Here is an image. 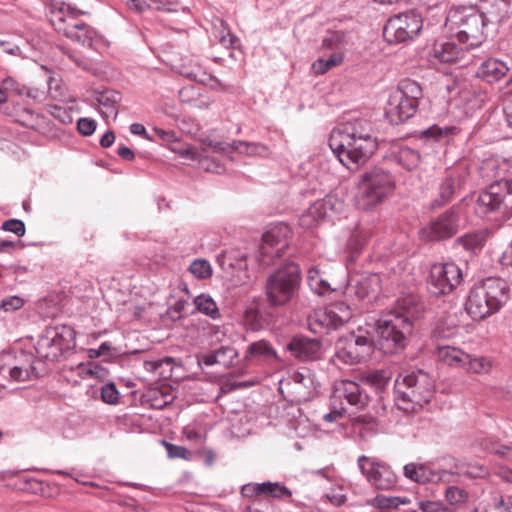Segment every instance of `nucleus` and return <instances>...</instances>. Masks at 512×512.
I'll list each match as a JSON object with an SVG mask.
<instances>
[{
	"mask_svg": "<svg viewBox=\"0 0 512 512\" xmlns=\"http://www.w3.org/2000/svg\"><path fill=\"white\" fill-rule=\"evenodd\" d=\"M328 144L334 155L347 168H351V165H363L378 148L370 124L360 119L333 128Z\"/></svg>",
	"mask_w": 512,
	"mask_h": 512,
	"instance_id": "nucleus-1",
	"label": "nucleus"
},
{
	"mask_svg": "<svg viewBox=\"0 0 512 512\" xmlns=\"http://www.w3.org/2000/svg\"><path fill=\"white\" fill-rule=\"evenodd\" d=\"M411 500L408 497H387L386 510L397 509L400 505H408Z\"/></svg>",
	"mask_w": 512,
	"mask_h": 512,
	"instance_id": "nucleus-62",
	"label": "nucleus"
},
{
	"mask_svg": "<svg viewBox=\"0 0 512 512\" xmlns=\"http://www.w3.org/2000/svg\"><path fill=\"white\" fill-rule=\"evenodd\" d=\"M75 345V331L67 325L50 327L39 337L35 346L39 358L58 361L63 353Z\"/></svg>",
	"mask_w": 512,
	"mask_h": 512,
	"instance_id": "nucleus-11",
	"label": "nucleus"
},
{
	"mask_svg": "<svg viewBox=\"0 0 512 512\" xmlns=\"http://www.w3.org/2000/svg\"><path fill=\"white\" fill-rule=\"evenodd\" d=\"M260 299L253 298L244 311V322L253 331L261 330L265 325V318L259 308Z\"/></svg>",
	"mask_w": 512,
	"mask_h": 512,
	"instance_id": "nucleus-32",
	"label": "nucleus"
},
{
	"mask_svg": "<svg viewBox=\"0 0 512 512\" xmlns=\"http://www.w3.org/2000/svg\"><path fill=\"white\" fill-rule=\"evenodd\" d=\"M375 278V276L364 278L361 281H358L355 287H351V290L354 291L355 296L361 300L369 297L372 293L370 285Z\"/></svg>",
	"mask_w": 512,
	"mask_h": 512,
	"instance_id": "nucleus-49",
	"label": "nucleus"
},
{
	"mask_svg": "<svg viewBox=\"0 0 512 512\" xmlns=\"http://www.w3.org/2000/svg\"><path fill=\"white\" fill-rule=\"evenodd\" d=\"M463 215L460 205L452 206L422 226L419 238L425 242H436L453 237L462 226Z\"/></svg>",
	"mask_w": 512,
	"mask_h": 512,
	"instance_id": "nucleus-12",
	"label": "nucleus"
},
{
	"mask_svg": "<svg viewBox=\"0 0 512 512\" xmlns=\"http://www.w3.org/2000/svg\"><path fill=\"white\" fill-rule=\"evenodd\" d=\"M423 27L422 18L410 11L390 17L386 21V32H392L393 37L386 39L389 43H402L413 40Z\"/></svg>",
	"mask_w": 512,
	"mask_h": 512,
	"instance_id": "nucleus-18",
	"label": "nucleus"
},
{
	"mask_svg": "<svg viewBox=\"0 0 512 512\" xmlns=\"http://www.w3.org/2000/svg\"><path fill=\"white\" fill-rule=\"evenodd\" d=\"M490 452L502 459L505 457H508L509 455H512V446H507L500 443H494L492 444L490 448Z\"/></svg>",
	"mask_w": 512,
	"mask_h": 512,
	"instance_id": "nucleus-60",
	"label": "nucleus"
},
{
	"mask_svg": "<svg viewBox=\"0 0 512 512\" xmlns=\"http://www.w3.org/2000/svg\"><path fill=\"white\" fill-rule=\"evenodd\" d=\"M121 95L117 91L106 90L101 92L97 97L98 110L105 119H116L118 115V104Z\"/></svg>",
	"mask_w": 512,
	"mask_h": 512,
	"instance_id": "nucleus-26",
	"label": "nucleus"
},
{
	"mask_svg": "<svg viewBox=\"0 0 512 512\" xmlns=\"http://www.w3.org/2000/svg\"><path fill=\"white\" fill-rule=\"evenodd\" d=\"M435 354L439 361L451 367L463 368L468 362V354L454 346H438Z\"/></svg>",
	"mask_w": 512,
	"mask_h": 512,
	"instance_id": "nucleus-27",
	"label": "nucleus"
},
{
	"mask_svg": "<svg viewBox=\"0 0 512 512\" xmlns=\"http://www.w3.org/2000/svg\"><path fill=\"white\" fill-rule=\"evenodd\" d=\"M470 48L467 45L459 46L453 41L436 42L431 51V57L434 61L444 64L460 63L465 66Z\"/></svg>",
	"mask_w": 512,
	"mask_h": 512,
	"instance_id": "nucleus-20",
	"label": "nucleus"
},
{
	"mask_svg": "<svg viewBox=\"0 0 512 512\" xmlns=\"http://www.w3.org/2000/svg\"><path fill=\"white\" fill-rule=\"evenodd\" d=\"M386 311V355L401 354L413 333L414 321L421 317L425 306L412 293L402 294Z\"/></svg>",
	"mask_w": 512,
	"mask_h": 512,
	"instance_id": "nucleus-2",
	"label": "nucleus"
},
{
	"mask_svg": "<svg viewBox=\"0 0 512 512\" xmlns=\"http://www.w3.org/2000/svg\"><path fill=\"white\" fill-rule=\"evenodd\" d=\"M217 363L224 367H230L234 359L238 357V351L232 346H222L215 350Z\"/></svg>",
	"mask_w": 512,
	"mask_h": 512,
	"instance_id": "nucleus-45",
	"label": "nucleus"
},
{
	"mask_svg": "<svg viewBox=\"0 0 512 512\" xmlns=\"http://www.w3.org/2000/svg\"><path fill=\"white\" fill-rule=\"evenodd\" d=\"M445 497L447 502L455 507H463L469 500L468 492L457 486L447 487Z\"/></svg>",
	"mask_w": 512,
	"mask_h": 512,
	"instance_id": "nucleus-40",
	"label": "nucleus"
},
{
	"mask_svg": "<svg viewBox=\"0 0 512 512\" xmlns=\"http://www.w3.org/2000/svg\"><path fill=\"white\" fill-rule=\"evenodd\" d=\"M262 492L265 496L277 499L290 498L292 492L283 484L278 482H263Z\"/></svg>",
	"mask_w": 512,
	"mask_h": 512,
	"instance_id": "nucleus-41",
	"label": "nucleus"
},
{
	"mask_svg": "<svg viewBox=\"0 0 512 512\" xmlns=\"http://www.w3.org/2000/svg\"><path fill=\"white\" fill-rule=\"evenodd\" d=\"M291 354L302 360H316L321 352V342L318 339H310L306 337H294L288 345Z\"/></svg>",
	"mask_w": 512,
	"mask_h": 512,
	"instance_id": "nucleus-22",
	"label": "nucleus"
},
{
	"mask_svg": "<svg viewBox=\"0 0 512 512\" xmlns=\"http://www.w3.org/2000/svg\"><path fill=\"white\" fill-rule=\"evenodd\" d=\"M36 359L24 350H8L0 353V375L11 381L25 382L37 378Z\"/></svg>",
	"mask_w": 512,
	"mask_h": 512,
	"instance_id": "nucleus-13",
	"label": "nucleus"
},
{
	"mask_svg": "<svg viewBox=\"0 0 512 512\" xmlns=\"http://www.w3.org/2000/svg\"><path fill=\"white\" fill-rule=\"evenodd\" d=\"M449 131H450L449 128H441L439 126H432L422 132V137L439 140L442 137L448 135Z\"/></svg>",
	"mask_w": 512,
	"mask_h": 512,
	"instance_id": "nucleus-58",
	"label": "nucleus"
},
{
	"mask_svg": "<svg viewBox=\"0 0 512 512\" xmlns=\"http://www.w3.org/2000/svg\"><path fill=\"white\" fill-rule=\"evenodd\" d=\"M360 334H349L339 338L336 343L335 358L347 365H355L366 360L375 347L382 346L384 322L381 319L367 323Z\"/></svg>",
	"mask_w": 512,
	"mask_h": 512,
	"instance_id": "nucleus-3",
	"label": "nucleus"
},
{
	"mask_svg": "<svg viewBox=\"0 0 512 512\" xmlns=\"http://www.w3.org/2000/svg\"><path fill=\"white\" fill-rule=\"evenodd\" d=\"M344 60V54L341 51L333 52L327 59L319 58L312 64L313 71L322 75L330 69L337 67L342 64Z\"/></svg>",
	"mask_w": 512,
	"mask_h": 512,
	"instance_id": "nucleus-36",
	"label": "nucleus"
},
{
	"mask_svg": "<svg viewBox=\"0 0 512 512\" xmlns=\"http://www.w3.org/2000/svg\"><path fill=\"white\" fill-rule=\"evenodd\" d=\"M475 212L485 217L495 213L503 218L512 216V179L500 180L480 192L475 203Z\"/></svg>",
	"mask_w": 512,
	"mask_h": 512,
	"instance_id": "nucleus-10",
	"label": "nucleus"
},
{
	"mask_svg": "<svg viewBox=\"0 0 512 512\" xmlns=\"http://www.w3.org/2000/svg\"><path fill=\"white\" fill-rule=\"evenodd\" d=\"M505 166L504 162H501L499 159L491 158L487 159L483 162L481 166V173L484 177L489 179L501 176L502 167Z\"/></svg>",
	"mask_w": 512,
	"mask_h": 512,
	"instance_id": "nucleus-43",
	"label": "nucleus"
},
{
	"mask_svg": "<svg viewBox=\"0 0 512 512\" xmlns=\"http://www.w3.org/2000/svg\"><path fill=\"white\" fill-rule=\"evenodd\" d=\"M189 271L199 279H207L212 275V267L205 259H196L190 266Z\"/></svg>",
	"mask_w": 512,
	"mask_h": 512,
	"instance_id": "nucleus-44",
	"label": "nucleus"
},
{
	"mask_svg": "<svg viewBox=\"0 0 512 512\" xmlns=\"http://www.w3.org/2000/svg\"><path fill=\"white\" fill-rule=\"evenodd\" d=\"M433 378L422 370L399 375L395 380V404L404 412H413L428 404L434 396Z\"/></svg>",
	"mask_w": 512,
	"mask_h": 512,
	"instance_id": "nucleus-5",
	"label": "nucleus"
},
{
	"mask_svg": "<svg viewBox=\"0 0 512 512\" xmlns=\"http://www.w3.org/2000/svg\"><path fill=\"white\" fill-rule=\"evenodd\" d=\"M480 13L487 24H501L510 17V0H485V6H483V11Z\"/></svg>",
	"mask_w": 512,
	"mask_h": 512,
	"instance_id": "nucleus-23",
	"label": "nucleus"
},
{
	"mask_svg": "<svg viewBox=\"0 0 512 512\" xmlns=\"http://www.w3.org/2000/svg\"><path fill=\"white\" fill-rule=\"evenodd\" d=\"M358 466L361 472L366 476L369 483L377 488L382 487L381 464L376 463L372 459L363 455L358 458Z\"/></svg>",
	"mask_w": 512,
	"mask_h": 512,
	"instance_id": "nucleus-29",
	"label": "nucleus"
},
{
	"mask_svg": "<svg viewBox=\"0 0 512 512\" xmlns=\"http://www.w3.org/2000/svg\"><path fill=\"white\" fill-rule=\"evenodd\" d=\"M361 380L379 394L384 391V370H372L362 374ZM382 398V395H380Z\"/></svg>",
	"mask_w": 512,
	"mask_h": 512,
	"instance_id": "nucleus-39",
	"label": "nucleus"
},
{
	"mask_svg": "<svg viewBox=\"0 0 512 512\" xmlns=\"http://www.w3.org/2000/svg\"><path fill=\"white\" fill-rule=\"evenodd\" d=\"M492 368L491 361L486 357H472L468 354V362H465V369L467 372L475 374H486Z\"/></svg>",
	"mask_w": 512,
	"mask_h": 512,
	"instance_id": "nucleus-38",
	"label": "nucleus"
},
{
	"mask_svg": "<svg viewBox=\"0 0 512 512\" xmlns=\"http://www.w3.org/2000/svg\"><path fill=\"white\" fill-rule=\"evenodd\" d=\"M301 269L293 261L282 263L268 275L264 285L266 300L271 307H282L288 304L301 285Z\"/></svg>",
	"mask_w": 512,
	"mask_h": 512,
	"instance_id": "nucleus-7",
	"label": "nucleus"
},
{
	"mask_svg": "<svg viewBox=\"0 0 512 512\" xmlns=\"http://www.w3.org/2000/svg\"><path fill=\"white\" fill-rule=\"evenodd\" d=\"M453 474L463 475L469 478H484L489 475V469L478 463L457 461L454 462V465L448 470V476Z\"/></svg>",
	"mask_w": 512,
	"mask_h": 512,
	"instance_id": "nucleus-28",
	"label": "nucleus"
},
{
	"mask_svg": "<svg viewBox=\"0 0 512 512\" xmlns=\"http://www.w3.org/2000/svg\"><path fill=\"white\" fill-rule=\"evenodd\" d=\"M173 359L170 357H164L160 359L145 360L143 362L144 369L151 372L158 377L166 378L170 376Z\"/></svg>",
	"mask_w": 512,
	"mask_h": 512,
	"instance_id": "nucleus-34",
	"label": "nucleus"
},
{
	"mask_svg": "<svg viewBox=\"0 0 512 512\" xmlns=\"http://www.w3.org/2000/svg\"><path fill=\"white\" fill-rule=\"evenodd\" d=\"M503 111L508 125L512 127V92L508 93L504 99Z\"/></svg>",
	"mask_w": 512,
	"mask_h": 512,
	"instance_id": "nucleus-63",
	"label": "nucleus"
},
{
	"mask_svg": "<svg viewBox=\"0 0 512 512\" xmlns=\"http://www.w3.org/2000/svg\"><path fill=\"white\" fill-rule=\"evenodd\" d=\"M183 435L187 440L195 443H203L206 439L205 433L202 432L201 428L197 424H188L183 428Z\"/></svg>",
	"mask_w": 512,
	"mask_h": 512,
	"instance_id": "nucleus-48",
	"label": "nucleus"
},
{
	"mask_svg": "<svg viewBox=\"0 0 512 512\" xmlns=\"http://www.w3.org/2000/svg\"><path fill=\"white\" fill-rule=\"evenodd\" d=\"M465 182V171H454L451 174H449L440 184L439 196L441 202L438 203V206L450 202L454 198V195L464 187Z\"/></svg>",
	"mask_w": 512,
	"mask_h": 512,
	"instance_id": "nucleus-24",
	"label": "nucleus"
},
{
	"mask_svg": "<svg viewBox=\"0 0 512 512\" xmlns=\"http://www.w3.org/2000/svg\"><path fill=\"white\" fill-rule=\"evenodd\" d=\"M461 268L454 262L435 263L427 278V288L434 296L452 293L462 282Z\"/></svg>",
	"mask_w": 512,
	"mask_h": 512,
	"instance_id": "nucleus-16",
	"label": "nucleus"
},
{
	"mask_svg": "<svg viewBox=\"0 0 512 512\" xmlns=\"http://www.w3.org/2000/svg\"><path fill=\"white\" fill-rule=\"evenodd\" d=\"M169 458L189 459L190 452L183 446L174 445L163 441Z\"/></svg>",
	"mask_w": 512,
	"mask_h": 512,
	"instance_id": "nucleus-52",
	"label": "nucleus"
},
{
	"mask_svg": "<svg viewBox=\"0 0 512 512\" xmlns=\"http://www.w3.org/2000/svg\"><path fill=\"white\" fill-rule=\"evenodd\" d=\"M344 208V202L335 195H327L325 198L315 201L299 218V225L310 229L318 225L322 220L340 213Z\"/></svg>",
	"mask_w": 512,
	"mask_h": 512,
	"instance_id": "nucleus-19",
	"label": "nucleus"
},
{
	"mask_svg": "<svg viewBox=\"0 0 512 512\" xmlns=\"http://www.w3.org/2000/svg\"><path fill=\"white\" fill-rule=\"evenodd\" d=\"M307 283L311 291L317 295H324L332 291L330 283L323 277L317 266L307 270Z\"/></svg>",
	"mask_w": 512,
	"mask_h": 512,
	"instance_id": "nucleus-33",
	"label": "nucleus"
},
{
	"mask_svg": "<svg viewBox=\"0 0 512 512\" xmlns=\"http://www.w3.org/2000/svg\"><path fill=\"white\" fill-rule=\"evenodd\" d=\"M24 304V301L18 296H10L1 301V307L5 311H13L20 309Z\"/></svg>",
	"mask_w": 512,
	"mask_h": 512,
	"instance_id": "nucleus-59",
	"label": "nucleus"
},
{
	"mask_svg": "<svg viewBox=\"0 0 512 512\" xmlns=\"http://www.w3.org/2000/svg\"><path fill=\"white\" fill-rule=\"evenodd\" d=\"M499 262L503 267H512V242L502 252Z\"/></svg>",
	"mask_w": 512,
	"mask_h": 512,
	"instance_id": "nucleus-64",
	"label": "nucleus"
},
{
	"mask_svg": "<svg viewBox=\"0 0 512 512\" xmlns=\"http://www.w3.org/2000/svg\"><path fill=\"white\" fill-rule=\"evenodd\" d=\"M83 14V11L70 4L56 1L50 7V22L57 33L92 48L99 41V35L95 29L78 19Z\"/></svg>",
	"mask_w": 512,
	"mask_h": 512,
	"instance_id": "nucleus-6",
	"label": "nucleus"
},
{
	"mask_svg": "<svg viewBox=\"0 0 512 512\" xmlns=\"http://www.w3.org/2000/svg\"><path fill=\"white\" fill-rule=\"evenodd\" d=\"M486 243V236L481 231L466 233L456 239L455 244L471 254H477Z\"/></svg>",
	"mask_w": 512,
	"mask_h": 512,
	"instance_id": "nucleus-31",
	"label": "nucleus"
},
{
	"mask_svg": "<svg viewBox=\"0 0 512 512\" xmlns=\"http://www.w3.org/2000/svg\"><path fill=\"white\" fill-rule=\"evenodd\" d=\"M384 199V169L375 167L365 172L359 181L355 204L361 210H372Z\"/></svg>",
	"mask_w": 512,
	"mask_h": 512,
	"instance_id": "nucleus-15",
	"label": "nucleus"
},
{
	"mask_svg": "<svg viewBox=\"0 0 512 512\" xmlns=\"http://www.w3.org/2000/svg\"><path fill=\"white\" fill-rule=\"evenodd\" d=\"M493 507L498 512H512V496L504 498L503 496L495 495L493 497Z\"/></svg>",
	"mask_w": 512,
	"mask_h": 512,
	"instance_id": "nucleus-55",
	"label": "nucleus"
},
{
	"mask_svg": "<svg viewBox=\"0 0 512 512\" xmlns=\"http://www.w3.org/2000/svg\"><path fill=\"white\" fill-rule=\"evenodd\" d=\"M161 3L160 0H128L127 5L131 10H134L138 13H142L146 11L148 8H150L153 4L156 5L157 9H163L166 11H173L171 8L162 7L159 4Z\"/></svg>",
	"mask_w": 512,
	"mask_h": 512,
	"instance_id": "nucleus-47",
	"label": "nucleus"
},
{
	"mask_svg": "<svg viewBox=\"0 0 512 512\" xmlns=\"http://www.w3.org/2000/svg\"><path fill=\"white\" fill-rule=\"evenodd\" d=\"M422 95V88L416 81L402 79L389 95L386 118L394 125L406 121L415 114Z\"/></svg>",
	"mask_w": 512,
	"mask_h": 512,
	"instance_id": "nucleus-9",
	"label": "nucleus"
},
{
	"mask_svg": "<svg viewBox=\"0 0 512 512\" xmlns=\"http://www.w3.org/2000/svg\"><path fill=\"white\" fill-rule=\"evenodd\" d=\"M276 356V352L271 344L266 340H260L251 343L246 350L244 360H268Z\"/></svg>",
	"mask_w": 512,
	"mask_h": 512,
	"instance_id": "nucleus-30",
	"label": "nucleus"
},
{
	"mask_svg": "<svg viewBox=\"0 0 512 512\" xmlns=\"http://www.w3.org/2000/svg\"><path fill=\"white\" fill-rule=\"evenodd\" d=\"M171 150L180 155L181 157L190 160H196L199 157L197 150L189 144H177L176 146L171 147Z\"/></svg>",
	"mask_w": 512,
	"mask_h": 512,
	"instance_id": "nucleus-54",
	"label": "nucleus"
},
{
	"mask_svg": "<svg viewBox=\"0 0 512 512\" xmlns=\"http://www.w3.org/2000/svg\"><path fill=\"white\" fill-rule=\"evenodd\" d=\"M509 290L504 279L486 278L471 288L465 309L473 320H482L501 309L509 299Z\"/></svg>",
	"mask_w": 512,
	"mask_h": 512,
	"instance_id": "nucleus-4",
	"label": "nucleus"
},
{
	"mask_svg": "<svg viewBox=\"0 0 512 512\" xmlns=\"http://www.w3.org/2000/svg\"><path fill=\"white\" fill-rule=\"evenodd\" d=\"M343 395L350 405L357 408H362L366 404V397L362 395L359 385L355 382H343Z\"/></svg>",
	"mask_w": 512,
	"mask_h": 512,
	"instance_id": "nucleus-35",
	"label": "nucleus"
},
{
	"mask_svg": "<svg viewBox=\"0 0 512 512\" xmlns=\"http://www.w3.org/2000/svg\"><path fill=\"white\" fill-rule=\"evenodd\" d=\"M154 141L156 138L160 139L164 143H176L178 141L177 134L173 130H165L159 127L152 129Z\"/></svg>",
	"mask_w": 512,
	"mask_h": 512,
	"instance_id": "nucleus-53",
	"label": "nucleus"
},
{
	"mask_svg": "<svg viewBox=\"0 0 512 512\" xmlns=\"http://www.w3.org/2000/svg\"><path fill=\"white\" fill-rule=\"evenodd\" d=\"M77 129L82 135L90 136L96 129V122L89 118H80L77 122Z\"/></svg>",
	"mask_w": 512,
	"mask_h": 512,
	"instance_id": "nucleus-56",
	"label": "nucleus"
},
{
	"mask_svg": "<svg viewBox=\"0 0 512 512\" xmlns=\"http://www.w3.org/2000/svg\"><path fill=\"white\" fill-rule=\"evenodd\" d=\"M494 474L500 477L503 481L512 483V470L507 468L506 466L494 464L493 465Z\"/></svg>",
	"mask_w": 512,
	"mask_h": 512,
	"instance_id": "nucleus-61",
	"label": "nucleus"
},
{
	"mask_svg": "<svg viewBox=\"0 0 512 512\" xmlns=\"http://www.w3.org/2000/svg\"><path fill=\"white\" fill-rule=\"evenodd\" d=\"M289 235L290 228L286 224L276 225L264 233L258 251V261L268 266L274 258L281 257L289 246Z\"/></svg>",
	"mask_w": 512,
	"mask_h": 512,
	"instance_id": "nucleus-17",
	"label": "nucleus"
},
{
	"mask_svg": "<svg viewBox=\"0 0 512 512\" xmlns=\"http://www.w3.org/2000/svg\"><path fill=\"white\" fill-rule=\"evenodd\" d=\"M404 475L417 483L440 482L446 481L448 477V469L435 470L424 464L409 463L404 466Z\"/></svg>",
	"mask_w": 512,
	"mask_h": 512,
	"instance_id": "nucleus-21",
	"label": "nucleus"
},
{
	"mask_svg": "<svg viewBox=\"0 0 512 512\" xmlns=\"http://www.w3.org/2000/svg\"><path fill=\"white\" fill-rule=\"evenodd\" d=\"M509 70L510 68L502 60L490 58L479 66L477 75L487 83H496L503 79Z\"/></svg>",
	"mask_w": 512,
	"mask_h": 512,
	"instance_id": "nucleus-25",
	"label": "nucleus"
},
{
	"mask_svg": "<svg viewBox=\"0 0 512 512\" xmlns=\"http://www.w3.org/2000/svg\"><path fill=\"white\" fill-rule=\"evenodd\" d=\"M101 398L108 404H116L118 402L119 392L114 383H107L101 388Z\"/></svg>",
	"mask_w": 512,
	"mask_h": 512,
	"instance_id": "nucleus-51",
	"label": "nucleus"
},
{
	"mask_svg": "<svg viewBox=\"0 0 512 512\" xmlns=\"http://www.w3.org/2000/svg\"><path fill=\"white\" fill-rule=\"evenodd\" d=\"M352 317L351 308L342 301L315 310L308 318L309 329L315 334L336 330Z\"/></svg>",
	"mask_w": 512,
	"mask_h": 512,
	"instance_id": "nucleus-14",
	"label": "nucleus"
},
{
	"mask_svg": "<svg viewBox=\"0 0 512 512\" xmlns=\"http://www.w3.org/2000/svg\"><path fill=\"white\" fill-rule=\"evenodd\" d=\"M486 25L483 15L472 6L451 8L445 21V26L450 31H455L458 41L470 49L483 43V29Z\"/></svg>",
	"mask_w": 512,
	"mask_h": 512,
	"instance_id": "nucleus-8",
	"label": "nucleus"
},
{
	"mask_svg": "<svg viewBox=\"0 0 512 512\" xmlns=\"http://www.w3.org/2000/svg\"><path fill=\"white\" fill-rule=\"evenodd\" d=\"M203 150L207 153L229 155L233 152V147L231 143L206 139L203 141Z\"/></svg>",
	"mask_w": 512,
	"mask_h": 512,
	"instance_id": "nucleus-42",
	"label": "nucleus"
},
{
	"mask_svg": "<svg viewBox=\"0 0 512 512\" xmlns=\"http://www.w3.org/2000/svg\"><path fill=\"white\" fill-rule=\"evenodd\" d=\"M399 161L408 169L412 170L420 162V155L408 147L402 148L399 152Z\"/></svg>",
	"mask_w": 512,
	"mask_h": 512,
	"instance_id": "nucleus-46",
	"label": "nucleus"
},
{
	"mask_svg": "<svg viewBox=\"0 0 512 512\" xmlns=\"http://www.w3.org/2000/svg\"><path fill=\"white\" fill-rule=\"evenodd\" d=\"M262 483H248L242 486L241 494L246 498H253L255 496L263 495Z\"/></svg>",
	"mask_w": 512,
	"mask_h": 512,
	"instance_id": "nucleus-57",
	"label": "nucleus"
},
{
	"mask_svg": "<svg viewBox=\"0 0 512 512\" xmlns=\"http://www.w3.org/2000/svg\"><path fill=\"white\" fill-rule=\"evenodd\" d=\"M194 304L199 312L209 316L212 319H217L220 316L218 306L214 299L206 294L198 295L194 299Z\"/></svg>",
	"mask_w": 512,
	"mask_h": 512,
	"instance_id": "nucleus-37",
	"label": "nucleus"
},
{
	"mask_svg": "<svg viewBox=\"0 0 512 512\" xmlns=\"http://www.w3.org/2000/svg\"><path fill=\"white\" fill-rule=\"evenodd\" d=\"M4 231L12 232L18 237L25 235L26 228L23 221L19 219H9L3 222L2 227Z\"/></svg>",
	"mask_w": 512,
	"mask_h": 512,
	"instance_id": "nucleus-50",
	"label": "nucleus"
}]
</instances>
